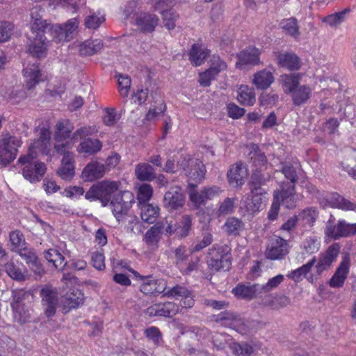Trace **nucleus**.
Instances as JSON below:
<instances>
[{
  "instance_id": "37998d69",
  "label": "nucleus",
  "mask_w": 356,
  "mask_h": 356,
  "mask_svg": "<svg viewBox=\"0 0 356 356\" xmlns=\"http://www.w3.org/2000/svg\"><path fill=\"white\" fill-rule=\"evenodd\" d=\"M264 304L272 309H280L291 304V300L286 296H268L264 300Z\"/></svg>"
},
{
  "instance_id": "4be33fe9",
  "label": "nucleus",
  "mask_w": 356,
  "mask_h": 356,
  "mask_svg": "<svg viewBox=\"0 0 356 356\" xmlns=\"http://www.w3.org/2000/svg\"><path fill=\"white\" fill-rule=\"evenodd\" d=\"M350 268V259L348 256L343 258L335 273L331 277L329 284L332 288L343 286L348 277Z\"/></svg>"
},
{
  "instance_id": "680f3d73",
  "label": "nucleus",
  "mask_w": 356,
  "mask_h": 356,
  "mask_svg": "<svg viewBox=\"0 0 356 356\" xmlns=\"http://www.w3.org/2000/svg\"><path fill=\"white\" fill-rule=\"evenodd\" d=\"M161 15L163 16L164 26L168 30L174 29L175 27V22L178 19L179 15L171 9L163 10Z\"/></svg>"
},
{
  "instance_id": "e2e57ef3",
  "label": "nucleus",
  "mask_w": 356,
  "mask_h": 356,
  "mask_svg": "<svg viewBox=\"0 0 356 356\" xmlns=\"http://www.w3.org/2000/svg\"><path fill=\"white\" fill-rule=\"evenodd\" d=\"M104 21L105 17L104 16H99L93 13L86 17L84 24L88 29L96 30Z\"/></svg>"
},
{
  "instance_id": "c85d7f7f",
  "label": "nucleus",
  "mask_w": 356,
  "mask_h": 356,
  "mask_svg": "<svg viewBox=\"0 0 356 356\" xmlns=\"http://www.w3.org/2000/svg\"><path fill=\"white\" fill-rule=\"evenodd\" d=\"M232 292L238 298L251 300L261 293L260 284L245 285L238 284L234 287Z\"/></svg>"
},
{
  "instance_id": "cd10ccee",
  "label": "nucleus",
  "mask_w": 356,
  "mask_h": 356,
  "mask_svg": "<svg viewBox=\"0 0 356 356\" xmlns=\"http://www.w3.org/2000/svg\"><path fill=\"white\" fill-rule=\"evenodd\" d=\"M274 81L273 74L270 71L264 69L254 74L252 83L257 89L266 90L271 86Z\"/></svg>"
},
{
  "instance_id": "f03ea898",
  "label": "nucleus",
  "mask_w": 356,
  "mask_h": 356,
  "mask_svg": "<svg viewBox=\"0 0 356 356\" xmlns=\"http://www.w3.org/2000/svg\"><path fill=\"white\" fill-rule=\"evenodd\" d=\"M32 297L33 294L29 291L24 289H14L12 291L10 307L13 312V318L14 321L19 325H23L30 321V309L26 305L25 301Z\"/></svg>"
},
{
  "instance_id": "20e7f679",
  "label": "nucleus",
  "mask_w": 356,
  "mask_h": 356,
  "mask_svg": "<svg viewBox=\"0 0 356 356\" xmlns=\"http://www.w3.org/2000/svg\"><path fill=\"white\" fill-rule=\"evenodd\" d=\"M119 181L104 180L92 185L86 192L85 197L90 200H99L102 206L106 207L111 202V195L118 191Z\"/></svg>"
},
{
  "instance_id": "bb28decb",
  "label": "nucleus",
  "mask_w": 356,
  "mask_h": 356,
  "mask_svg": "<svg viewBox=\"0 0 356 356\" xmlns=\"http://www.w3.org/2000/svg\"><path fill=\"white\" fill-rule=\"evenodd\" d=\"M159 19L154 14L143 13L137 17L136 24L143 32L152 33L158 25Z\"/></svg>"
},
{
  "instance_id": "6e6552de",
  "label": "nucleus",
  "mask_w": 356,
  "mask_h": 356,
  "mask_svg": "<svg viewBox=\"0 0 356 356\" xmlns=\"http://www.w3.org/2000/svg\"><path fill=\"white\" fill-rule=\"evenodd\" d=\"M134 202V195L129 191H122L115 194L111 200L110 205L115 218H122L128 213Z\"/></svg>"
},
{
  "instance_id": "0eeeda50",
  "label": "nucleus",
  "mask_w": 356,
  "mask_h": 356,
  "mask_svg": "<svg viewBox=\"0 0 356 356\" xmlns=\"http://www.w3.org/2000/svg\"><path fill=\"white\" fill-rule=\"evenodd\" d=\"M31 154H29L26 156L20 157L19 163L24 165L22 169V174L24 177L30 181L31 183L40 181L44 176L47 168L42 162H33L31 161Z\"/></svg>"
},
{
  "instance_id": "423d86ee",
  "label": "nucleus",
  "mask_w": 356,
  "mask_h": 356,
  "mask_svg": "<svg viewBox=\"0 0 356 356\" xmlns=\"http://www.w3.org/2000/svg\"><path fill=\"white\" fill-rule=\"evenodd\" d=\"M21 140L9 134L0 140V163L4 166L11 163L17 156V149L21 146Z\"/></svg>"
},
{
  "instance_id": "4d7b16f0",
  "label": "nucleus",
  "mask_w": 356,
  "mask_h": 356,
  "mask_svg": "<svg viewBox=\"0 0 356 356\" xmlns=\"http://www.w3.org/2000/svg\"><path fill=\"white\" fill-rule=\"evenodd\" d=\"M48 33H50L56 42H61L70 40L63 26L60 24L51 26Z\"/></svg>"
},
{
  "instance_id": "a19ab883",
  "label": "nucleus",
  "mask_w": 356,
  "mask_h": 356,
  "mask_svg": "<svg viewBox=\"0 0 356 356\" xmlns=\"http://www.w3.org/2000/svg\"><path fill=\"white\" fill-rule=\"evenodd\" d=\"M209 51L201 45L193 44L190 51V60L196 66L200 65L208 57Z\"/></svg>"
},
{
  "instance_id": "09e8293b",
  "label": "nucleus",
  "mask_w": 356,
  "mask_h": 356,
  "mask_svg": "<svg viewBox=\"0 0 356 356\" xmlns=\"http://www.w3.org/2000/svg\"><path fill=\"white\" fill-rule=\"evenodd\" d=\"M191 228V218L188 215L183 216L181 219L176 224L175 234L179 238H184L188 235Z\"/></svg>"
},
{
  "instance_id": "e433bc0d",
  "label": "nucleus",
  "mask_w": 356,
  "mask_h": 356,
  "mask_svg": "<svg viewBox=\"0 0 356 356\" xmlns=\"http://www.w3.org/2000/svg\"><path fill=\"white\" fill-rule=\"evenodd\" d=\"M164 225L156 223L147 230L144 236V241L149 246H156L160 240L161 234L163 233Z\"/></svg>"
},
{
  "instance_id": "f3484780",
  "label": "nucleus",
  "mask_w": 356,
  "mask_h": 356,
  "mask_svg": "<svg viewBox=\"0 0 356 356\" xmlns=\"http://www.w3.org/2000/svg\"><path fill=\"white\" fill-rule=\"evenodd\" d=\"M340 248L339 244L334 243L329 246L324 253L320 254L318 262L316 266L318 274H321L327 270L332 264L336 261L339 254Z\"/></svg>"
},
{
  "instance_id": "5701e85b",
  "label": "nucleus",
  "mask_w": 356,
  "mask_h": 356,
  "mask_svg": "<svg viewBox=\"0 0 356 356\" xmlns=\"http://www.w3.org/2000/svg\"><path fill=\"white\" fill-rule=\"evenodd\" d=\"M58 154L63 156L58 170V175L63 179H71L74 175V154L68 150H65L64 153Z\"/></svg>"
},
{
  "instance_id": "052dcab7",
  "label": "nucleus",
  "mask_w": 356,
  "mask_h": 356,
  "mask_svg": "<svg viewBox=\"0 0 356 356\" xmlns=\"http://www.w3.org/2000/svg\"><path fill=\"white\" fill-rule=\"evenodd\" d=\"M229 348L234 354L238 356H250L253 353V348L245 343H232L229 345Z\"/></svg>"
},
{
  "instance_id": "a211bd4d",
  "label": "nucleus",
  "mask_w": 356,
  "mask_h": 356,
  "mask_svg": "<svg viewBox=\"0 0 356 356\" xmlns=\"http://www.w3.org/2000/svg\"><path fill=\"white\" fill-rule=\"evenodd\" d=\"M289 252L288 243L286 241L275 236L270 241V243L266 249V256L268 259L275 260L281 259Z\"/></svg>"
},
{
  "instance_id": "393cba45",
  "label": "nucleus",
  "mask_w": 356,
  "mask_h": 356,
  "mask_svg": "<svg viewBox=\"0 0 356 356\" xmlns=\"http://www.w3.org/2000/svg\"><path fill=\"white\" fill-rule=\"evenodd\" d=\"M106 172L104 164L98 161H92L83 168L82 178L86 181H92L102 178Z\"/></svg>"
},
{
  "instance_id": "58836bf2",
  "label": "nucleus",
  "mask_w": 356,
  "mask_h": 356,
  "mask_svg": "<svg viewBox=\"0 0 356 356\" xmlns=\"http://www.w3.org/2000/svg\"><path fill=\"white\" fill-rule=\"evenodd\" d=\"M44 258L48 262L52 263L54 266L63 270L66 265L65 257L56 249H49L44 252Z\"/></svg>"
},
{
  "instance_id": "c9c22d12",
  "label": "nucleus",
  "mask_w": 356,
  "mask_h": 356,
  "mask_svg": "<svg viewBox=\"0 0 356 356\" xmlns=\"http://www.w3.org/2000/svg\"><path fill=\"white\" fill-rule=\"evenodd\" d=\"M188 196L190 201L193 204L195 208H199L205 205L207 202L204 188L200 191L196 189V186L193 184H188Z\"/></svg>"
},
{
  "instance_id": "2eb2a0df",
  "label": "nucleus",
  "mask_w": 356,
  "mask_h": 356,
  "mask_svg": "<svg viewBox=\"0 0 356 356\" xmlns=\"http://www.w3.org/2000/svg\"><path fill=\"white\" fill-rule=\"evenodd\" d=\"M275 200L282 203L286 208L293 209L296 207L297 195L295 191V185H288L283 184L281 186V190L275 191Z\"/></svg>"
},
{
  "instance_id": "49530a36",
  "label": "nucleus",
  "mask_w": 356,
  "mask_h": 356,
  "mask_svg": "<svg viewBox=\"0 0 356 356\" xmlns=\"http://www.w3.org/2000/svg\"><path fill=\"white\" fill-rule=\"evenodd\" d=\"M350 13L349 8H346L342 11L329 15L322 19V22L331 27H336L345 21Z\"/></svg>"
},
{
  "instance_id": "5fc2aeb1",
  "label": "nucleus",
  "mask_w": 356,
  "mask_h": 356,
  "mask_svg": "<svg viewBox=\"0 0 356 356\" xmlns=\"http://www.w3.org/2000/svg\"><path fill=\"white\" fill-rule=\"evenodd\" d=\"M9 238L12 251L17 252L27 245L23 234L19 230L11 232Z\"/></svg>"
},
{
  "instance_id": "7c9ffc66",
  "label": "nucleus",
  "mask_w": 356,
  "mask_h": 356,
  "mask_svg": "<svg viewBox=\"0 0 356 356\" xmlns=\"http://www.w3.org/2000/svg\"><path fill=\"white\" fill-rule=\"evenodd\" d=\"M302 75L300 73L284 74L280 76V83L285 93H292L299 86Z\"/></svg>"
},
{
  "instance_id": "8fccbe9b",
  "label": "nucleus",
  "mask_w": 356,
  "mask_h": 356,
  "mask_svg": "<svg viewBox=\"0 0 356 356\" xmlns=\"http://www.w3.org/2000/svg\"><path fill=\"white\" fill-rule=\"evenodd\" d=\"M280 26L285 34L297 38L300 35L299 26L295 18H289L282 20Z\"/></svg>"
},
{
  "instance_id": "9b49d317",
  "label": "nucleus",
  "mask_w": 356,
  "mask_h": 356,
  "mask_svg": "<svg viewBox=\"0 0 356 356\" xmlns=\"http://www.w3.org/2000/svg\"><path fill=\"white\" fill-rule=\"evenodd\" d=\"M136 277L142 280L140 291L145 295L157 296L165 292L167 282L163 279H154L152 276H140L136 271H133Z\"/></svg>"
},
{
  "instance_id": "a18cd8bd",
  "label": "nucleus",
  "mask_w": 356,
  "mask_h": 356,
  "mask_svg": "<svg viewBox=\"0 0 356 356\" xmlns=\"http://www.w3.org/2000/svg\"><path fill=\"white\" fill-rule=\"evenodd\" d=\"M253 195L249 202H245L246 211L250 213H254L258 211L263 203L266 200L265 194L263 191L252 193Z\"/></svg>"
},
{
  "instance_id": "6ab92c4d",
  "label": "nucleus",
  "mask_w": 356,
  "mask_h": 356,
  "mask_svg": "<svg viewBox=\"0 0 356 356\" xmlns=\"http://www.w3.org/2000/svg\"><path fill=\"white\" fill-rule=\"evenodd\" d=\"M277 64L290 71L298 70L301 67L299 57L293 52L278 51L275 53Z\"/></svg>"
},
{
  "instance_id": "de8ad7c7",
  "label": "nucleus",
  "mask_w": 356,
  "mask_h": 356,
  "mask_svg": "<svg viewBox=\"0 0 356 356\" xmlns=\"http://www.w3.org/2000/svg\"><path fill=\"white\" fill-rule=\"evenodd\" d=\"M188 163V161L186 156H181L177 161V164L175 163L174 160L168 159L163 170L168 173H176L182 170H186V165Z\"/></svg>"
},
{
  "instance_id": "774afa93",
  "label": "nucleus",
  "mask_w": 356,
  "mask_h": 356,
  "mask_svg": "<svg viewBox=\"0 0 356 356\" xmlns=\"http://www.w3.org/2000/svg\"><path fill=\"white\" fill-rule=\"evenodd\" d=\"M325 234L327 237L333 238L334 240L340 238L341 229L339 220L336 225H334L331 220H329L326 225Z\"/></svg>"
},
{
  "instance_id": "f257e3e1",
  "label": "nucleus",
  "mask_w": 356,
  "mask_h": 356,
  "mask_svg": "<svg viewBox=\"0 0 356 356\" xmlns=\"http://www.w3.org/2000/svg\"><path fill=\"white\" fill-rule=\"evenodd\" d=\"M50 27L42 18L31 21L32 35L29 36L28 51L34 57L41 58L46 52L47 39L44 34L48 33Z\"/></svg>"
},
{
  "instance_id": "473e14b6",
  "label": "nucleus",
  "mask_w": 356,
  "mask_h": 356,
  "mask_svg": "<svg viewBox=\"0 0 356 356\" xmlns=\"http://www.w3.org/2000/svg\"><path fill=\"white\" fill-rule=\"evenodd\" d=\"M5 270L8 275L14 280L23 282L27 278V270L24 266L21 267L18 263L7 262L5 264Z\"/></svg>"
},
{
  "instance_id": "0e129e2a",
  "label": "nucleus",
  "mask_w": 356,
  "mask_h": 356,
  "mask_svg": "<svg viewBox=\"0 0 356 356\" xmlns=\"http://www.w3.org/2000/svg\"><path fill=\"white\" fill-rule=\"evenodd\" d=\"M252 322L245 321L238 316L236 320L232 323V328L236 330L241 334H247L252 329Z\"/></svg>"
},
{
  "instance_id": "4468645a",
  "label": "nucleus",
  "mask_w": 356,
  "mask_h": 356,
  "mask_svg": "<svg viewBox=\"0 0 356 356\" xmlns=\"http://www.w3.org/2000/svg\"><path fill=\"white\" fill-rule=\"evenodd\" d=\"M185 204V196L179 186L171 187L164 195L163 206L168 211L178 210Z\"/></svg>"
},
{
  "instance_id": "ea45409f",
  "label": "nucleus",
  "mask_w": 356,
  "mask_h": 356,
  "mask_svg": "<svg viewBox=\"0 0 356 356\" xmlns=\"http://www.w3.org/2000/svg\"><path fill=\"white\" fill-rule=\"evenodd\" d=\"M135 174L140 181H152L156 177L154 168L146 163L138 164L135 168Z\"/></svg>"
},
{
  "instance_id": "1a4fd4ad",
  "label": "nucleus",
  "mask_w": 356,
  "mask_h": 356,
  "mask_svg": "<svg viewBox=\"0 0 356 356\" xmlns=\"http://www.w3.org/2000/svg\"><path fill=\"white\" fill-rule=\"evenodd\" d=\"M209 268L213 271L228 270L231 266L230 256L222 246L213 245L208 252Z\"/></svg>"
},
{
  "instance_id": "4c0bfd02",
  "label": "nucleus",
  "mask_w": 356,
  "mask_h": 356,
  "mask_svg": "<svg viewBox=\"0 0 356 356\" xmlns=\"http://www.w3.org/2000/svg\"><path fill=\"white\" fill-rule=\"evenodd\" d=\"M140 217L143 221L147 223H154L159 215V208L152 204H143L139 206Z\"/></svg>"
},
{
  "instance_id": "864d4df0",
  "label": "nucleus",
  "mask_w": 356,
  "mask_h": 356,
  "mask_svg": "<svg viewBox=\"0 0 356 356\" xmlns=\"http://www.w3.org/2000/svg\"><path fill=\"white\" fill-rule=\"evenodd\" d=\"M250 160L253 165L258 168H261L266 163L265 154L259 149V147L255 144H252L249 147Z\"/></svg>"
},
{
  "instance_id": "aec40b11",
  "label": "nucleus",
  "mask_w": 356,
  "mask_h": 356,
  "mask_svg": "<svg viewBox=\"0 0 356 356\" xmlns=\"http://www.w3.org/2000/svg\"><path fill=\"white\" fill-rule=\"evenodd\" d=\"M188 161L186 170H182V171L184 172V175L189 180L200 182L204 178L206 172L204 165L197 159L188 158Z\"/></svg>"
},
{
  "instance_id": "bf43d9fd",
  "label": "nucleus",
  "mask_w": 356,
  "mask_h": 356,
  "mask_svg": "<svg viewBox=\"0 0 356 356\" xmlns=\"http://www.w3.org/2000/svg\"><path fill=\"white\" fill-rule=\"evenodd\" d=\"M118 91L123 98H127L131 88V79L127 75H118Z\"/></svg>"
},
{
  "instance_id": "603ef678",
  "label": "nucleus",
  "mask_w": 356,
  "mask_h": 356,
  "mask_svg": "<svg viewBox=\"0 0 356 356\" xmlns=\"http://www.w3.org/2000/svg\"><path fill=\"white\" fill-rule=\"evenodd\" d=\"M244 224L240 219L236 217H229L227 219L224 228L229 235H238L243 229Z\"/></svg>"
},
{
  "instance_id": "13d9d810",
  "label": "nucleus",
  "mask_w": 356,
  "mask_h": 356,
  "mask_svg": "<svg viewBox=\"0 0 356 356\" xmlns=\"http://www.w3.org/2000/svg\"><path fill=\"white\" fill-rule=\"evenodd\" d=\"M153 189L152 187L148 184H142L138 191L137 199L138 200V205L143 204H148L147 202L152 196Z\"/></svg>"
},
{
  "instance_id": "9d476101",
  "label": "nucleus",
  "mask_w": 356,
  "mask_h": 356,
  "mask_svg": "<svg viewBox=\"0 0 356 356\" xmlns=\"http://www.w3.org/2000/svg\"><path fill=\"white\" fill-rule=\"evenodd\" d=\"M41 305L47 318L54 316L58 305V294L56 288L51 286L43 287L40 292Z\"/></svg>"
},
{
  "instance_id": "c03bdc74",
  "label": "nucleus",
  "mask_w": 356,
  "mask_h": 356,
  "mask_svg": "<svg viewBox=\"0 0 356 356\" xmlns=\"http://www.w3.org/2000/svg\"><path fill=\"white\" fill-rule=\"evenodd\" d=\"M102 147V143L99 140L88 138L80 143L78 151L81 153L94 154L100 151Z\"/></svg>"
},
{
  "instance_id": "b1692460",
  "label": "nucleus",
  "mask_w": 356,
  "mask_h": 356,
  "mask_svg": "<svg viewBox=\"0 0 356 356\" xmlns=\"http://www.w3.org/2000/svg\"><path fill=\"white\" fill-rule=\"evenodd\" d=\"M116 220L122 223L127 232L135 235L141 234L145 228L143 223L138 220L136 216L129 212L123 215L122 218H117Z\"/></svg>"
},
{
  "instance_id": "6e6d98bb",
  "label": "nucleus",
  "mask_w": 356,
  "mask_h": 356,
  "mask_svg": "<svg viewBox=\"0 0 356 356\" xmlns=\"http://www.w3.org/2000/svg\"><path fill=\"white\" fill-rule=\"evenodd\" d=\"M300 170V166L298 163H295L294 165L286 164L282 169V172L285 177L291 181V185H294L297 181L298 175Z\"/></svg>"
},
{
  "instance_id": "3c124183",
  "label": "nucleus",
  "mask_w": 356,
  "mask_h": 356,
  "mask_svg": "<svg viewBox=\"0 0 356 356\" xmlns=\"http://www.w3.org/2000/svg\"><path fill=\"white\" fill-rule=\"evenodd\" d=\"M316 263V259L314 257L310 261L307 263L306 264L302 266L301 267L292 270L290 272L287 277L295 282H299L302 280L303 277L310 271L312 267Z\"/></svg>"
},
{
  "instance_id": "2f4dec72",
  "label": "nucleus",
  "mask_w": 356,
  "mask_h": 356,
  "mask_svg": "<svg viewBox=\"0 0 356 356\" xmlns=\"http://www.w3.org/2000/svg\"><path fill=\"white\" fill-rule=\"evenodd\" d=\"M64 309H71L76 308L83 302L84 296L83 293L77 289H71L63 296Z\"/></svg>"
},
{
  "instance_id": "412c9836",
  "label": "nucleus",
  "mask_w": 356,
  "mask_h": 356,
  "mask_svg": "<svg viewBox=\"0 0 356 356\" xmlns=\"http://www.w3.org/2000/svg\"><path fill=\"white\" fill-rule=\"evenodd\" d=\"M179 306L172 302L154 304L146 310V314L150 316H159L172 317L177 314Z\"/></svg>"
},
{
  "instance_id": "79ce46f5",
  "label": "nucleus",
  "mask_w": 356,
  "mask_h": 356,
  "mask_svg": "<svg viewBox=\"0 0 356 356\" xmlns=\"http://www.w3.org/2000/svg\"><path fill=\"white\" fill-rule=\"evenodd\" d=\"M237 99L244 106H252L256 101L254 92L248 86H241L238 88Z\"/></svg>"
},
{
  "instance_id": "a878e982",
  "label": "nucleus",
  "mask_w": 356,
  "mask_h": 356,
  "mask_svg": "<svg viewBox=\"0 0 356 356\" xmlns=\"http://www.w3.org/2000/svg\"><path fill=\"white\" fill-rule=\"evenodd\" d=\"M24 76L26 79V85L28 89L33 88L41 81H44L45 77L41 73L38 65L35 63L29 65L24 69Z\"/></svg>"
},
{
  "instance_id": "39448f33",
  "label": "nucleus",
  "mask_w": 356,
  "mask_h": 356,
  "mask_svg": "<svg viewBox=\"0 0 356 356\" xmlns=\"http://www.w3.org/2000/svg\"><path fill=\"white\" fill-rule=\"evenodd\" d=\"M73 129L74 126L68 120L57 122L54 134V148L57 153H64L72 147V144L68 138Z\"/></svg>"
},
{
  "instance_id": "7ed1b4c3",
  "label": "nucleus",
  "mask_w": 356,
  "mask_h": 356,
  "mask_svg": "<svg viewBox=\"0 0 356 356\" xmlns=\"http://www.w3.org/2000/svg\"><path fill=\"white\" fill-rule=\"evenodd\" d=\"M36 131L39 132L38 138L31 144L29 154H31L32 159L36 157L38 153L48 156L51 159L57 152L54 144L51 143L49 125L42 123L37 127Z\"/></svg>"
},
{
  "instance_id": "338daca9",
  "label": "nucleus",
  "mask_w": 356,
  "mask_h": 356,
  "mask_svg": "<svg viewBox=\"0 0 356 356\" xmlns=\"http://www.w3.org/2000/svg\"><path fill=\"white\" fill-rule=\"evenodd\" d=\"M318 213L316 208L310 207L304 209L299 215L300 218L302 219L305 223L312 225L318 218Z\"/></svg>"
},
{
  "instance_id": "dca6fc26",
  "label": "nucleus",
  "mask_w": 356,
  "mask_h": 356,
  "mask_svg": "<svg viewBox=\"0 0 356 356\" xmlns=\"http://www.w3.org/2000/svg\"><path fill=\"white\" fill-rule=\"evenodd\" d=\"M320 204L323 207H332L346 211L356 210L355 203L350 202L337 193L327 194L320 201Z\"/></svg>"
},
{
  "instance_id": "f704fd0d",
  "label": "nucleus",
  "mask_w": 356,
  "mask_h": 356,
  "mask_svg": "<svg viewBox=\"0 0 356 356\" xmlns=\"http://www.w3.org/2000/svg\"><path fill=\"white\" fill-rule=\"evenodd\" d=\"M103 47L104 44L101 40L90 39L79 44V51L83 56H91L99 52Z\"/></svg>"
},
{
  "instance_id": "69168bd1",
  "label": "nucleus",
  "mask_w": 356,
  "mask_h": 356,
  "mask_svg": "<svg viewBox=\"0 0 356 356\" xmlns=\"http://www.w3.org/2000/svg\"><path fill=\"white\" fill-rule=\"evenodd\" d=\"M266 181V179L259 172H254L251 177V191L252 193H257L263 191L266 193V191L261 188V186Z\"/></svg>"
},
{
  "instance_id": "c756f323",
  "label": "nucleus",
  "mask_w": 356,
  "mask_h": 356,
  "mask_svg": "<svg viewBox=\"0 0 356 356\" xmlns=\"http://www.w3.org/2000/svg\"><path fill=\"white\" fill-rule=\"evenodd\" d=\"M247 176L246 170L242 167V164L236 163L232 166L227 172L229 184L233 187L242 186Z\"/></svg>"
},
{
  "instance_id": "72a5a7b5",
  "label": "nucleus",
  "mask_w": 356,
  "mask_h": 356,
  "mask_svg": "<svg viewBox=\"0 0 356 356\" xmlns=\"http://www.w3.org/2000/svg\"><path fill=\"white\" fill-rule=\"evenodd\" d=\"M312 88L307 85H300L291 93L293 104L295 106H300L305 104L310 98Z\"/></svg>"
},
{
  "instance_id": "ddd939ff",
  "label": "nucleus",
  "mask_w": 356,
  "mask_h": 356,
  "mask_svg": "<svg viewBox=\"0 0 356 356\" xmlns=\"http://www.w3.org/2000/svg\"><path fill=\"white\" fill-rule=\"evenodd\" d=\"M163 296L180 300L181 305L183 308H191L195 304L193 293L186 287L180 285H176L169 289Z\"/></svg>"
},
{
  "instance_id": "f8f14e48",
  "label": "nucleus",
  "mask_w": 356,
  "mask_h": 356,
  "mask_svg": "<svg viewBox=\"0 0 356 356\" xmlns=\"http://www.w3.org/2000/svg\"><path fill=\"white\" fill-rule=\"evenodd\" d=\"M261 51L258 48L249 47L237 54L238 61L236 67L245 70L249 66H254L260 63Z\"/></svg>"
}]
</instances>
